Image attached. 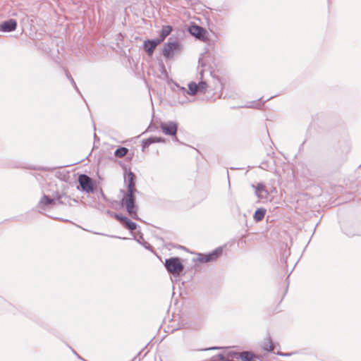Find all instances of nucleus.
Here are the masks:
<instances>
[{
  "instance_id": "obj_25",
  "label": "nucleus",
  "mask_w": 361,
  "mask_h": 361,
  "mask_svg": "<svg viewBox=\"0 0 361 361\" xmlns=\"http://www.w3.org/2000/svg\"><path fill=\"white\" fill-rule=\"evenodd\" d=\"M150 138L152 139L153 140V143H155V142H161L164 140L163 138L161 137H151Z\"/></svg>"
},
{
  "instance_id": "obj_11",
  "label": "nucleus",
  "mask_w": 361,
  "mask_h": 361,
  "mask_svg": "<svg viewBox=\"0 0 361 361\" xmlns=\"http://www.w3.org/2000/svg\"><path fill=\"white\" fill-rule=\"evenodd\" d=\"M127 192H137V189L135 188V181H136V176L133 172L130 171L127 174Z\"/></svg>"
},
{
  "instance_id": "obj_12",
  "label": "nucleus",
  "mask_w": 361,
  "mask_h": 361,
  "mask_svg": "<svg viewBox=\"0 0 361 361\" xmlns=\"http://www.w3.org/2000/svg\"><path fill=\"white\" fill-rule=\"evenodd\" d=\"M252 187L255 189V195L259 199L267 198L269 195V192L266 189L265 185L259 183L256 186L252 185Z\"/></svg>"
},
{
  "instance_id": "obj_2",
  "label": "nucleus",
  "mask_w": 361,
  "mask_h": 361,
  "mask_svg": "<svg viewBox=\"0 0 361 361\" xmlns=\"http://www.w3.org/2000/svg\"><path fill=\"white\" fill-rule=\"evenodd\" d=\"M121 206L126 207L128 214L134 219L138 220L137 207L135 205V197L134 192H127L122 198Z\"/></svg>"
},
{
  "instance_id": "obj_21",
  "label": "nucleus",
  "mask_w": 361,
  "mask_h": 361,
  "mask_svg": "<svg viewBox=\"0 0 361 361\" xmlns=\"http://www.w3.org/2000/svg\"><path fill=\"white\" fill-rule=\"evenodd\" d=\"M137 241L142 244L146 249L152 250V246L149 243L145 241L142 234H140L139 238L137 239Z\"/></svg>"
},
{
  "instance_id": "obj_6",
  "label": "nucleus",
  "mask_w": 361,
  "mask_h": 361,
  "mask_svg": "<svg viewBox=\"0 0 361 361\" xmlns=\"http://www.w3.org/2000/svg\"><path fill=\"white\" fill-rule=\"evenodd\" d=\"M160 128L165 135L176 136L178 130V123L174 121L161 122Z\"/></svg>"
},
{
  "instance_id": "obj_15",
  "label": "nucleus",
  "mask_w": 361,
  "mask_h": 361,
  "mask_svg": "<svg viewBox=\"0 0 361 361\" xmlns=\"http://www.w3.org/2000/svg\"><path fill=\"white\" fill-rule=\"evenodd\" d=\"M265 214L266 209L263 208L257 209L254 214V219L257 222L261 221L264 218Z\"/></svg>"
},
{
  "instance_id": "obj_1",
  "label": "nucleus",
  "mask_w": 361,
  "mask_h": 361,
  "mask_svg": "<svg viewBox=\"0 0 361 361\" xmlns=\"http://www.w3.org/2000/svg\"><path fill=\"white\" fill-rule=\"evenodd\" d=\"M67 199L68 197L64 194H57L54 197H50L48 195H44L39 201L37 207L39 209H46L47 208H51L56 204H65L64 200Z\"/></svg>"
},
{
  "instance_id": "obj_5",
  "label": "nucleus",
  "mask_w": 361,
  "mask_h": 361,
  "mask_svg": "<svg viewBox=\"0 0 361 361\" xmlns=\"http://www.w3.org/2000/svg\"><path fill=\"white\" fill-rule=\"evenodd\" d=\"M78 183L82 191L90 193L94 192V185L92 179L86 174L78 176Z\"/></svg>"
},
{
  "instance_id": "obj_17",
  "label": "nucleus",
  "mask_w": 361,
  "mask_h": 361,
  "mask_svg": "<svg viewBox=\"0 0 361 361\" xmlns=\"http://www.w3.org/2000/svg\"><path fill=\"white\" fill-rule=\"evenodd\" d=\"M262 348L267 351L274 350V346L270 337H268L262 344Z\"/></svg>"
},
{
  "instance_id": "obj_4",
  "label": "nucleus",
  "mask_w": 361,
  "mask_h": 361,
  "mask_svg": "<svg viewBox=\"0 0 361 361\" xmlns=\"http://www.w3.org/2000/svg\"><path fill=\"white\" fill-rule=\"evenodd\" d=\"M182 50V45L177 41L169 42L164 46L162 54L166 59H172L176 54Z\"/></svg>"
},
{
  "instance_id": "obj_30",
  "label": "nucleus",
  "mask_w": 361,
  "mask_h": 361,
  "mask_svg": "<svg viewBox=\"0 0 361 361\" xmlns=\"http://www.w3.org/2000/svg\"><path fill=\"white\" fill-rule=\"evenodd\" d=\"M280 355H282V356H286V355H288V354L280 353Z\"/></svg>"
},
{
  "instance_id": "obj_28",
  "label": "nucleus",
  "mask_w": 361,
  "mask_h": 361,
  "mask_svg": "<svg viewBox=\"0 0 361 361\" xmlns=\"http://www.w3.org/2000/svg\"><path fill=\"white\" fill-rule=\"evenodd\" d=\"M219 348L218 347H212V348H206L204 349L205 350H216V349H219Z\"/></svg>"
},
{
  "instance_id": "obj_23",
  "label": "nucleus",
  "mask_w": 361,
  "mask_h": 361,
  "mask_svg": "<svg viewBox=\"0 0 361 361\" xmlns=\"http://www.w3.org/2000/svg\"><path fill=\"white\" fill-rule=\"evenodd\" d=\"M152 143H153L152 139L149 137L142 141V148L143 149L147 148Z\"/></svg>"
},
{
  "instance_id": "obj_16",
  "label": "nucleus",
  "mask_w": 361,
  "mask_h": 361,
  "mask_svg": "<svg viewBox=\"0 0 361 361\" xmlns=\"http://www.w3.org/2000/svg\"><path fill=\"white\" fill-rule=\"evenodd\" d=\"M123 220H124V222H123V224L122 225L126 229H128V230H129L130 231H133L136 230L137 224L135 222L132 221L128 218L125 219Z\"/></svg>"
},
{
  "instance_id": "obj_8",
  "label": "nucleus",
  "mask_w": 361,
  "mask_h": 361,
  "mask_svg": "<svg viewBox=\"0 0 361 361\" xmlns=\"http://www.w3.org/2000/svg\"><path fill=\"white\" fill-rule=\"evenodd\" d=\"M188 31L190 34L194 37H195L197 39L205 41L207 39L206 33L207 31L203 27L197 25H192L189 27Z\"/></svg>"
},
{
  "instance_id": "obj_22",
  "label": "nucleus",
  "mask_w": 361,
  "mask_h": 361,
  "mask_svg": "<svg viewBox=\"0 0 361 361\" xmlns=\"http://www.w3.org/2000/svg\"><path fill=\"white\" fill-rule=\"evenodd\" d=\"M197 85L198 86V92H204L207 87V84L204 81H201Z\"/></svg>"
},
{
  "instance_id": "obj_13",
  "label": "nucleus",
  "mask_w": 361,
  "mask_h": 361,
  "mask_svg": "<svg viewBox=\"0 0 361 361\" xmlns=\"http://www.w3.org/2000/svg\"><path fill=\"white\" fill-rule=\"evenodd\" d=\"M235 357L240 358L242 361H255L254 360L253 354L248 351H243L240 353H237Z\"/></svg>"
},
{
  "instance_id": "obj_7",
  "label": "nucleus",
  "mask_w": 361,
  "mask_h": 361,
  "mask_svg": "<svg viewBox=\"0 0 361 361\" xmlns=\"http://www.w3.org/2000/svg\"><path fill=\"white\" fill-rule=\"evenodd\" d=\"M222 252V247H217L216 250H214V251L207 255H200V257H198V261L202 263L214 261L221 256Z\"/></svg>"
},
{
  "instance_id": "obj_3",
  "label": "nucleus",
  "mask_w": 361,
  "mask_h": 361,
  "mask_svg": "<svg viewBox=\"0 0 361 361\" xmlns=\"http://www.w3.org/2000/svg\"><path fill=\"white\" fill-rule=\"evenodd\" d=\"M164 266L172 275L178 276L184 269V266L178 257H171L165 260Z\"/></svg>"
},
{
  "instance_id": "obj_19",
  "label": "nucleus",
  "mask_w": 361,
  "mask_h": 361,
  "mask_svg": "<svg viewBox=\"0 0 361 361\" xmlns=\"http://www.w3.org/2000/svg\"><path fill=\"white\" fill-rule=\"evenodd\" d=\"M188 89H189V90H188V93L189 94L195 95L197 94V92H198V86L194 82H192L188 85Z\"/></svg>"
},
{
  "instance_id": "obj_18",
  "label": "nucleus",
  "mask_w": 361,
  "mask_h": 361,
  "mask_svg": "<svg viewBox=\"0 0 361 361\" xmlns=\"http://www.w3.org/2000/svg\"><path fill=\"white\" fill-rule=\"evenodd\" d=\"M128 149L124 147H120L114 152V155L116 157L122 158L127 154Z\"/></svg>"
},
{
  "instance_id": "obj_26",
  "label": "nucleus",
  "mask_w": 361,
  "mask_h": 361,
  "mask_svg": "<svg viewBox=\"0 0 361 361\" xmlns=\"http://www.w3.org/2000/svg\"><path fill=\"white\" fill-rule=\"evenodd\" d=\"M71 84L73 85V87L77 90V92L78 93H80L79 90H78V87H77V85H76L75 82H74V83H71Z\"/></svg>"
},
{
  "instance_id": "obj_14",
  "label": "nucleus",
  "mask_w": 361,
  "mask_h": 361,
  "mask_svg": "<svg viewBox=\"0 0 361 361\" xmlns=\"http://www.w3.org/2000/svg\"><path fill=\"white\" fill-rule=\"evenodd\" d=\"M172 31V27L170 25H165L162 27L159 37L157 38L158 40H161V42H163L167 36L170 35Z\"/></svg>"
},
{
  "instance_id": "obj_29",
  "label": "nucleus",
  "mask_w": 361,
  "mask_h": 361,
  "mask_svg": "<svg viewBox=\"0 0 361 361\" xmlns=\"http://www.w3.org/2000/svg\"><path fill=\"white\" fill-rule=\"evenodd\" d=\"M219 357L221 361H225L224 357L223 355H219Z\"/></svg>"
},
{
  "instance_id": "obj_24",
  "label": "nucleus",
  "mask_w": 361,
  "mask_h": 361,
  "mask_svg": "<svg viewBox=\"0 0 361 361\" xmlns=\"http://www.w3.org/2000/svg\"><path fill=\"white\" fill-rule=\"evenodd\" d=\"M66 77L68 78V79L71 81V82L74 83V82H75L74 79L73 78V77L71 76V75L67 70H66Z\"/></svg>"
},
{
  "instance_id": "obj_20",
  "label": "nucleus",
  "mask_w": 361,
  "mask_h": 361,
  "mask_svg": "<svg viewBox=\"0 0 361 361\" xmlns=\"http://www.w3.org/2000/svg\"><path fill=\"white\" fill-rule=\"evenodd\" d=\"M107 214H109L110 216L114 217L118 221H119L121 224H123V222H124L123 219H127L126 216H123L121 214H117V213H114V212H111L110 210L107 211Z\"/></svg>"
},
{
  "instance_id": "obj_9",
  "label": "nucleus",
  "mask_w": 361,
  "mask_h": 361,
  "mask_svg": "<svg viewBox=\"0 0 361 361\" xmlns=\"http://www.w3.org/2000/svg\"><path fill=\"white\" fill-rule=\"evenodd\" d=\"M161 43V40H158V39H147L145 41L143 44V48L148 56H151L153 55L154 49L157 47L158 44Z\"/></svg>"
},
{
  "instance_id": "obj_27",
  "label": "nucleus",
  "mask_w": 361,
  "mask_h": 361,
  "mask_svg": "<svg viewBox=\"0 0 361 361\" xmlns=\"http://www.w3.org/2000/svg\"><path fill=\"white\" fill-rule=\"evenodd\" d=\"M71 84L73 85V87L77 90V92L78 93H80L79 90H78V87H77V85H76L75 82H74V83H71Z\"/></svg>"
},
{
  "instance_id": "obj_10",
  "label": "nucleus",
  "mask_w": 361,
  "mask_h": 361,
  "mask_svg": "<svg viewBox=\"0 0 361 361\" xmlns=\"http://www.w3.org/2000/svg\"><path fill=\"white\" fill-rule=\"evenodd\" d=\"M17 27V22L15 19H9L0 24V32H10Z\"/></svg>"
}]
</instances>
